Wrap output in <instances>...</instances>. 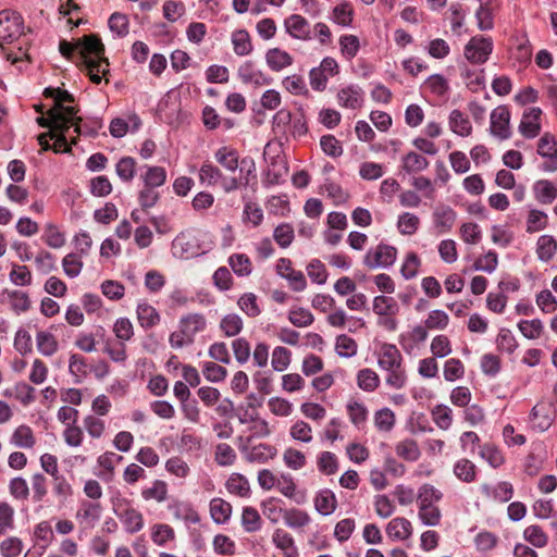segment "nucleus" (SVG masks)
Returning a JSON list of instances; mask_svg holds the SVG:
<instances>
[{
    "label": "nucleus",
    "mask_w": 557,
    "mask_h": 557,
    "mask_svg": "<svg viewBox=\"0 0 557 557\" xmlns=\"http://www.w3.org/2000/svg\"><path fill=\"white\" fill-rule=\"evenodd\" d=\"M79 55L85 65L90 81L101 83V75L109 73V61L104 57V46L97 35H87L78 39Z\"/></svg>",
    "instance_id": "nucleus-1"
},
{
    "label": "nucleus",
    "mask_w": 557,
    "mask_h": 557,
    "mask_svg": "<svg viewBox=\"0 0 557 557\" xmlns=\"http://www.w3.org/2000/svg\"><path fill=\"white\" fill-rule=\"evenodd\" d=\"M23 34V18L16 12H0V48L8 61L17 65L18 70H23V64L29 61V55L21 46L17 51H5L4 45L11 44L14 39L20 38Z\"/></svg>",
    "instance_id": "nucleus-2"
},
{
    "label": "nucleus",
    "mask_w": 557,
    "mask_h": 557,
    "mask_svg": "<svg viewBox=\"0 0 557 557\" xmlns=\"http://www.w3.org/2000/svg\"><path fill=\"white\" fill-rule=\"evenodd\" d=\"M442 498L443 493L432 484L424 483L418 488V518L423 525H440L442 520V511L437 504L442 500Z\"/></svg>",
    "instance_id": "nucleus-3"
},
{
    "label": "nucleus",
    "mask_w": 557,
    "mask_h": 557,
    "mask_svg": "<svg viewBox=\"0 0 557 557\" xmlns=\"http://www.w3.org/2000/svg\"><path fill=\"white\" fill-rule=\"evenodd\" d=\"M377 363L382 370L387 372L385 382L388 386L400 389L406 385L407 374L403 366V356L395 345H382Z\"/></svg>",
    "instance_id": "nucleus-4"
},
{
    "label": "nucleus",
    "mask_w": 557,
    "mask_h": 557,
    "mask_svg": "<svg viewBox=\"0 0 557 557\" xmlns=\"http://www.w3.org/2000/svg\"><path fill=\"white\" fill-rule=\"evenodd\" d=\"M112 509L127 533L134 534L144 528L143 513L127 498L114 497L112 499Z\"/></svg>",
    "instance_id": "nucleus-5"
},
{
    "label": "nucleus",
    "mask_w": 557,
    "mask_h": 557,
    "mask_svg": "<svg viewBox=\"0 0 557 557\" xmlns=\"http://www.w3.org/2000/svg\"><path fill=\"white\" fill-rule=\"evenodd\" d=\"M78 420H71L65 423L63 431V438L71 447L81 446L84 438V429L87 430L91 437H100L104 431L102 420H82L83 425H79Z\"/></svg>",
    "instance_id": "nucleus-6"
},
{
    "label": "nucleus",
    "mask_w": 557,
    "mask_h": 557,
    "mask_svg": "<svg viewBox=\"0 0 557 557\" xmlns=\"http://www.w3.org/2000/svg\"><path fill=\"white\" fill-rule=\"evenodd\" d=\"M338 74V63L334 58H324L320 66L313 67L309 73L310 86L313 90L323 91L330 77Z\"/></svg>",
    "instance_id": "nucleus-7"
},
{
    "label": "nucleus",
    "mask_w": 557,
    "mask_h": 557,
    "mask_svg": "<svg viewBox=\"0 0 557 557\" xmlns=\"http://www.w3.org/2000/svg\"><path fill=\"white\" fill-rule=\"evenodd\" d=\"M397 257V249L394 246L380 244L368 250L363 262L370 269L387 268L394 264Z\"/></svg>",
    "instance_id": "nucleus-8"
},
{
    "label": "nucleus",
    "mask_w": 557,
    "mask_h": 557,
    "mask_svg": "<svg viewBox=\"0 0 557 557\" xmlns=\"http://www.w3.org/2000/svg\"><path fill=\"white\" fill-rule=\"evenodd\" d=\"M493 41L491 38L473 37L465 48V57L472 63H485L492 53Z\"/></svg>",
    "instance_id": "nucleus-9"
},
{
    "label": "nucleus",
    "mask_w": 557,
    "mask_h": 557,
    "mask_svg": "<svg viewBox=\"0 0 557 557\" xmlns=\"http://www.w3.org/2000/svg\"><path fill=\"white\" fill-rule=\"evenodd\" d=\"M491 134L500 140L511 136L510 112L508 107L498 106L491 113Z\"/></svg>",
    "instance_id": "nucleus-10"
},
{
    "label": "nucleus",
    "mask_w": 557,
    "mask_h": 557,
    "mask_svg": "<svg viewBox=\"0 0 557 557\" xmlns=\"http://www.w3.org/2000/svg\"><path fill=\"white\" fill-rule=\"evenodd\" d=\"M537 153L546 159L542 165L545 172L557 171V141L553 135L545 133L540 138Z\"/></svg>",
    "instance_id": "nucleus-11"
},
{
    "label": "nucleus",
    "mask_w": 557,
    "mask_h": 557,
    "mask_svg": "<svg viewBox=\"0 0 557 557\" xmlns=\"http://www.w3.org/2000/svg\"><path fill=\"white\" fill-rule=\"evenodd\" d=\"M276 272L280 276L286 278L289 286L295 292H302L307 287V281L301 271L292 267V261L287 258H281L276 264Z\"/></svg>",
    "instance_id": "nucleus-12"
},
{
    "label": "nucleus",
    "mask_w": 557,
    "mask_h": 557,
    "mask_svg": "<svg viewBox=\"0 0 557 557\" xmlns=\"http://www.w3.org/2000/svg\"><path fill=\"white\" fill-rule=\"evenodd\" d=\"M542 110L540 108H531L529 111L523 113L519 125V132L525 138H534L541 132L540 117Z\"/></svg>",
    "instance_id": "nucleus-13"
},
{
    "label": "nucleus",
    "mask_w": 557,
    "mask_h": 557,
    "mask_svg": "<svg viewBox=\"0 0 557 557\" xmlns=\"http://www.w3.org/2000/svg\"><path fill=\"white\" fill-rule=\"evenodd\" d=\"M239 424L243 426L238 436L240 441L250 442L257 437H264L270 433L265 420H239Z\"/></svg>",
    "instance_id": "nucleus-14"
},
{
    "label": "nucleus",
    "mask_w": 557,
    "mask_h": 557,
    "mask_svg": "<svg viewBox=\"0 0 557 557\" xmlns=\"http://www.w3.org/2000/svg\"><path fill=\"white\" fill-rule=\"evenodd\" d=\"M286 32L294 38L301 40L311 39L310 24L299 14H293L284 22Z\"/></svg>",
    "instance_id": "nucleus-15"
},
{
    "label": "nucleus",
    "mask_w": 557,
    "mask_h": 557,
    "mask_svg": "<svg viewBox=\"0 0 557 557\" xmlns=\"http://www.w3.org/2000/svg\"><path fill=\"white\" fill-rule=\"evenodd\" d=\"M53 539V530L48 521L37 523L33 531V549H39V554H44Z\"/></svg>",
    "instance_id": "nucleus-16"
},
{
    "label": "nucleus",
    "mask_w": 557,
    "mask_h": 557,
    "mask_svg": "<svg viewBox=\"0 0 557 557\" xmlns=\"http://www.w3.org/2000/svg\"><path fill=\"white\" fill-rule=\"evenodd\" d=\"M385 531L391 540L405 541L412 535V524L406 518L396 517L387 523Z\"/></svg>",
    "instance_id": "nucleus-17"
},
{
    "label": "nucleus",
    "mask_w": 557,
    "mask_h": 557,
    "mask_svg": "<svg viewBox=\"0 0 557 557\" xmlns=\"http://www.w3.org/2000/svg\"><path fill=\"white\" fill-rule=\"evenodd\" d=\"M206 319L201 313H189L181 318L180 327L189 342H194L197 333L206 329Z\"/></svg>",
    "instance_id": "nucleus-18"
},
{
    "label": "nucleus",
    "mask_w": 557,
    "mask_h": 557,
    "mask_svg": "<svg viewBox=\"0 0 557 557\" xmlns=\"http://www.w3.org/2000/svg\"><path fill=\"white\" fill-rule=\"evenodd\" d=\"M337 101L342 107L359 109L363 102V92L359 86L350 85L337 92Z\"/></svg>",
    "instance_id": "nucleus-19"
},
{
    "label": "nucleus",
    "mask_w": 557,
    "mask_h": 557,
    "mask_svg": "<svg viewBox=\"0 0 557 557\" xmlns=\"http://www.w3.org/2000/svg\"><path fill=\"white\" fill-rule=\"evenodd\" d=\"M433 220L440 233H447L455 224L456 212L449 206L440 205L433 213Z\"/></svg>",
    "instance_id": "nucleus-20"
},
{
    "label": "nucleus",
    "mask_w": 557,
    "mask_h": 557,
    "mask_svg": "<svg viewBox=\"0 0 557 557\" xmlns=\"http://www.w3.org/2000/svg\"><path fill=\"white\" fill-rule=\"evenodd\" d=\"M272 541L275 547L282 550L284 557H298V548L288 532L276 529L273 533Z\"/></svg>",
    "instance_id": "nucleus-21"
},
{
    "label": "nucleus",
    "mask_w": 557,
    "mask_h": 557,
    "mask_svg": "<svg viewBox=\"0 0 557 557\" xmlns=\"http://www.w3.org/2000/svg\"><path fill=\"white\" fill-rule=\"evenodd\" d=\"M448 124L450 131L458 136L468 137L472 133V125L469 117L458 109L450 112Z\"/></svg>",
    "instance_id": "nucleus-22"
},
{
    "label": "nucleus",
    "mask_w": 557,
    "mask_h": 557,
    "mask_svg": "<svg viewBox=\"0 0 557 557\" xmlns=\"http://www.w3.org/2000/svg\"><path fill=\"white\" fill-rule=\"evenodd\" d=\"M287 173L288 166L284 157H273L265 173L264 183L269 185L278 184L280 181L287 175Z\"/></svg>",
    "instance_id": "nucleus-23"
},
{
    "label": "nucleus",
    "mask_w": 557,
    "mask_h": 557,
    "mask_svg": "<svg viewBox=\"0 0 557 557\" xmlns=\"http://www.w3.org/2000/svg\"><path fill=\"white\" fill-rule=\"evenodd\" d=\"M265 61L268 66L274 72H280L293 64L292 55L278 48L269 49L265 53Z\"/></svg>",
    "instance_id": "nucleus-24"
},
{
    "label": "nucleus",
    "mask_w": 557,
    "mask_h": 557,
    "mask_svg": "<svg viewBox=\"0 0 557 557\" xmlns=\"http://www.w3.org/2000/svg\"><path fill=\"white\" fill-rule=\"evenodd\" d=\"M101 513V506L97 503L84 502L76 512V519L79 523L87 527H94L99 520Z\"/></svg>",
    "instance_id": "nucleus-25"
},
{
    "label": "nucleus",
    "mask_w": 557,
    "mask_h": 557,
    "mask_svg": "<svg viewBox=\"0 0 557 557\" xmlns=\"http://www.w3.org/2000/svg\"><path fill=\"white\" fill-rule=\"evenodd\" d=\"M238 77L244 84L262 85L267 84L263 73L255 67L253 62L247 61L238 67Z\"/></svg>",
    "instance_id": "nucleus-26"
},
{
    "label": "nucleus",
    "mask_w": 557,
    "mask_h": 557,
    "mask_svg": "<svg viewBox=\"0 0 557 557\" xmlns=\"http://www.w3.org/2000/svg\"><path fill=\"white\" fill-rule=\"evenodd\" d=\"M136 313L140 326L145 329L153 327L160 322V315L158 311L148 302H139Z\"/></svg>",
    "instance_id": "nucleus-27"
},
{
    "label": "nucleus",
    "mask_w": 557,
    "mask_h": 557,
    "mask_svg": "<svg viewBox=\"0 0 557 557\" xmlns=\"http://www.w3.org/2000/svg\"><path fill=\"white\" fill-rule=\"evenodd\" d=\"M276 455V449L267 444H259L246 450V459L249 462L265 463L273 459Z\"/></svg>",
    "instance_id": "nucleus-28"
},
{
    "label": "nucleus",
    "mask_w": 557,
    "mask_h": 557,
    "mask_svg": "<svg viewBox=\"0 0 557 557\" xmlns=\"http://www.w3.org/2000/svg\"><path fill=\"white\" fill-rule=\"evenodd\" d=\"M214 158L227 171L235 172L238 168V152L231 147L224 146L219 148L214 153Z\"/></svg>",
    "instance_id": "nucleus-29"
},
{
    "label": "nucleus",
    "mask_w": 557,
    "mask_h": 557,
    "mask_svg": "<svg viewBox=\"0 0 557 557\" xmlns=\"http://www.w3.org/2000/svg\"><path fill=\"white\" fill-rule=\"evenodd\" d=\"M535 198L541 203H552L557 198V187L547 180H540L533 186Z\"/></svg>",
    "instance_id": "nucleus-30"
},
{
    "label": "nucleus",
    "mask_w": 557,
    "mask_h": 557,
    "mask_svg": "<svg viewBox=\"0 0 557 557\" xmlns=\"http://www.w3.org/2000/svg\"><path fill=\"white\" fill-rule=\"evenodd\" d=\"M314 507L322 516H329L336 508V498L332 491H320L314 498Z\"/></svg>",
    "instance_id": "nucleus-31"
},
{
    "label": "nucleus",
    "mask_w": 557,
    "mask_h": 557,
    "mask_svg": "<svg viewBox=\"0 0 557 557\" xmlns=\"http://www.w3.org/2000/svg\"><path fill=\"white\" fill-rule=\"evenodd\" d=\"M232 513V506L222 498H213L210 502V515L218 524L225 523Z\"/></svg>",
    "instance_id": "nucleus-32"
},
{
    "label": "nucleus",
    "mask_w": 557,
    "mask_h": 557,
    "mask_svg": "<svg viewBox=\"0 0 557 557\" xmlns=\"http://www.w3.org/2000/svg\"><path fill=\"white\" fill-rule=\"evenodd\" d=\"M480 8L476 11V20L478 26L481 30H490L494 26L493 20V11L494 7L492 4L493 0H479Z\"/></svg>",
    "instance_id": "nucleus-33"
},
{
    "label": "nucleus",
    "mask_w": 557,
    "mask_h": 557,
    "mask_svg": "<svg viewBox=\"0 0 557 557\" xmlns=\"http://www.w3.org/2000/svg\"><path fill=\"white\" fill-rule=\"evenodd\" d=\"M557 251V242L550 235H542L537 239L536 253L540 260L547 262L553 259Z\"/></svg>",
    "instance_id": "nucleus-34"
},
{
    "label": "nucleus",
    "mask_w": 557,
    "mask_h": 557,
    "mask_svg": "<svg viewBox=\"0 0 557 557\" xmlns=\"http://www.w3.org/2000/svg\"><path fill=\"white\" fill-rule=\"evenodd\" d=\"M34 387L25 382H21L11 388H7L4 395L21 401L23 405H28L34 400Z\"/></svg>",
    "instance_id": "nucleus-35"
},
{
    "label": "nucleus",
    "mask_w": 557,
    "mask_h": 557,
    "mask_svg": "<svg viewBox=\"0 0 557 557\" xmlns=\"http://www.w3.org/2000/svg\"><path fill=\"white\" fill-rule=\"evenodd\" d=\"M15 529V509L7 502H0V536Z\"/></svg>",
    "instance_id": "nucleus-36"
},
{
    "label": "nucleus",
    "mask_w": 557,
    "mask_h": 557,
    "mask_svg": "<svg viewBox=\"0 0 557 557\" xmlns=\"http://www.w3.org/2000/svg\"><path fill=\"white\" fill-rule=\"evenodd\" d=\"M141 497L145 500L163 503L168 498V484L162 480H154L151 486L141 491Z\"/></svg>",
    "instance_id": "nucleus-37"
},
{
    "label": "nucleus",
    "mask_w": 557,
    "mask_h": 557,
    "mask_svg": "<svg viewBox=\"0 0 557 557\" xmlns=\"http://www.w3.org/2000/svg\"><path fill=\"white\" fill-rule=\"evenodd\" d=\"M11 443L20 448H32L35 445L36 440L32 429L22 424L13 432Z\"/></svg>",
    "instance_id": "nucleus-38"
},
{
    "label": "nucleus",
    "mask_w": 557,
    "mask_h": 557,
    "mask_svg": "<svg viewBox=\"0 0 557 557\" xmlns=\"http://www.w3.org/2000/svg\"><path fill=\"white\" fill-rule=\"evenodd\" d=\"M37 349L44 356H52L58 350V341L55 336L46 331H39L36 334Z\"/></svg>",
    "instance_id": "nucleus-39"
},
{
    "label": "nucleus",
    "mask_w": 557,
    "mask_h": 557,
    "mask_svg": "<svg viewBox=\"0 0 557 557\" xmlns=\"http://www.w3.org/2000/svg\"><path fill=\"white\" fill-rule=\"evenodd\" d=\"M232 44L237 55L244 57L252 51L250 36L245 29H238L232 34Z\"/></svg>",
    "instance_id": "nucleus-40"
},
{
    "label": "nucleus",
    "mask_w": 557,
    "mask_h": 557,
    "mask_svg": "<svg viewBox=\"0 0 557 557\" xmlns=\"http://www.w3.org/2000/svg\"><path fill=\"white\" fill-rule=\"evenodd\" d=\"M228 264L238 276H248L252 272V263L245 253H233L228 258Z\"/></svg>",
    "instance_id": "nucleus-41"
},
{
    "label": "nucleus",
    "mask_w": 557,
    "mask_h": 557,
    "mask_svg": "<svg viewBox=\"0 0 557 557\" xmlns=\"http://www.w3.org/2000/svg\"><path fill=\"white\" fill-rule=\"evenodd\" d=\"M454 474L462 482L470 483L476 478L475 465L466 459H459L454 466Z\"/></svg>",
    "instance_id": "nucleus-42"
},
{
    "label": "nucleus",
    "mask_w": 557,
    "mask_h": 557,
    "mask_svg": "<svg viewBox=\"0 0 557 557\" xmlns=\"http://www.w3.org/2000/svg\"><path fill=\"white\" fill-rule=\"evenodd\" d=\"M243 327V319L237 313H228L220 322V329L227 337L236 336L242 332Z\"/></svg>",
    "instance_id": "nucleus-43"
},
{
    "label": "nucleus",
    "mask_w": 557,
    "mask_h": 557,
    "mask_svg": "<svg viewBox=\"0 0 557 557\" xmlns=\"http://www.w3.org/2000/svg\"><path fill=\"white\" fill-rule=\"evenodd\" d=\"M523 539L536 548H543L548 543V536L540 525H529L523 531Z\"/></svg>",
    "instance_id": "nucleus-44"
},
{
    "label": "nucleus",
    "mask_w": 557,
    "mask_h": 557,
    "mask_svg": "<svg viewBox=\"0 0 557 557\" xmlns=\"http://www.w3.org/2000/svg\"><path fill=\"white\" fill-rule=\"evenodd\" d=\"M283 520L288 528L298 529L309 524L310 517L304 510L292 508L283 512Z\"/></svg>",
    "instance_id": "nucleus-45"
},
{
    "label": "nucleus",
    "mask_w": 557,
    "mask_h": 557,
    "mask_svg": "<svg viewBox=\"0 0 557 557\" xmlns=\"http://www.w3.org/2000/svg\"><path fill=\"white\" fill-rule=\"evenodd\" d=\"M174 539V529L169 524L158 523L151 528V540L158 546H164Z\"/></svg>",
    "instance_id": "nucleus-46"
},
{
    "label": "nucleus",
    "mask_w": 557,
    "mask_h": 557,
    "mask_svg": "<svg viewBox=\"0 0 557 557\" xmlns=\"http://www.w3.org/2000/svg\"><path fill=\"white\" fill-rule=\"evenodd\" d=\"M224 178L222 171L212 163L205 162L199 170V180L201 184L212 186Z\"/></svg>",
    "instance_id": "nucleus-47"
},
{
    "label": "nucleus",
    "mask_w": 557,
    "mask_h": 557,
    "mask_svg": "<svg viewBox=\"0 0 557 557\" xmlns=\"http://www.w3.org/2000/svg\"><path fill=\"white\" fill-rule=\"evenodd\" d=\"M429 161L423 156L410 151L403 158V168L408 173H417L429 166Z\"/></svg>",
    "instance_id": "nucleus-48"
},
{
    "label": "nucleus",
    "mask_w": 557,
    "mask_h": 557,
    "mask_svg": "<svg viewBox=\"0 0 557 557\" xmlns=\"http://www.w3.org/2000/svg\"><path fill=\"white\" fill-rule=\"evenodd\" d=\"M357 383L361 389L366 392H373L380 384V377L372 369L364 368L358 372Z\"/></svg>",
    "instance_id": "nucleus-49"
},
{
    "label": "nucleus",
    "mask_w": 557,
    "mask_h": 557,
    "mask_svg": "<svg viewBox=\"0 0 557 557\" xmlns=\"http://www.w3.org/2000/svg\"><path fill=\"white\" fill-rule=\"evenodd\" d=\"M141 177L144 186L157 188L165 183L166 172L162 166H147V171Z\"/></svg>",
    "instance_id": "nucleus-50"
},
{
    "label": "nucleus",
    "mask_w": 557,
    "mask_h": 557,
    "mask_svg": "<svg viewBox=\"0 0 557 557\" xmlns=\"http://www.w3.org/2000/svg\"><path fill=\"white\" fill-rule=\"evenodd\" d=\"M237 305L239 309L248 317L256 318L261 313V309L258 305L257 296L253 293H245L243 294L238 300Z\"/></svg>",
    "instance_id": "nucleus-51"
},
{
    "label": "nucleus",
    "mask_w": 557,
    "mask_h": 557,
    "mask_svg": "<svg viewBox=\"0 0 557 557\" xmlns=\"http://www.w3.org/2000/svg\"><path fill=\"white\" fill-rule=\"evenodd\" d=\"M242 525L248 533L256 532L261 528V517L253 507H245L242 512Z\"/></svg>",
    "instance_id": "nucleus-52"
},
{
    "label": "nucleus",
    "mask_w": 557,
    "mask_h": 557,
    "mask_svg": "<svg viewBox=\"0 0 557 557\" xmlns=\"http://www.w3.org/2000/svg\"><path fill=\"white\" fill-rule=\"evenodd\" d=\"M395 450L400 458L411 462L417 461L421 455L417 443L410 440L399 442Z\"/></svg>",
    "instance_id": "nucleus-53"
},
{
    "label": "nucleus",
    "mask_w": 557,
    "mask_h": 557,
    "mask_svg": "<svg viewBox=\"0 0 557 557\" xmlns=\"http://www.w3.org/2000/svg\"><path fill=\"white\" fill-rule=\"evenodd\" d=\"M213 550L220 556H233L236 552L235 542L227 535L218 534L212 542Z\"/></svg>",
    "instance_id": "nucleus-54"
},
{
    "label": "nucleus",
    "mask_w": 557,
    "mask_h": 557,
    "mask_svg": "<svg viewBox=\"0 0 557 557\" xmlns=\"http://www.w3.org/2000/svg\"><path fill=\"white\" fill-rule=\"evenodd\" d=\"M420 225L419 218L410 212H404L398 216L397 227L400 234L403 235H412L414 234Z\"/></svg>",
    "instance_id": "nucleus-55"
},
{
    "label": "nucleus",
    "mask_w": 557,
    "mask_h": 557,
    "mask_svg": "<svg viewBox=\"0 0 557 557\" xmlns=\"http://www.w3.org/2000/svg\"><path fill=\"white\" fill-rule=\"evenodd\" d=\"M335 349L341 357L350 358L357 354L358 344L354 338L342 334L336 337Z\"/></svg>",
    "instance_id": "nucleus-56"
},
{
    "label": "nucleus",
    "mask_w": 557,
    "mask_h": 557,
    "mask_svg": "<svg viewBox=\"0 0 557 557\" xmlns=\"http://www.w3.org/2000/svg\"><path fill=\"white\" fill-rule=\"evenodd\" d=\"M226 488L230 493L236 494L240 497L249 495L250 487L247 479L242 474H233L226 481Z\"/></svg>",
    "instance_id": "nucleus-57"
},
{
    "label": "nucleus",
    "mask_w": 557,
    "mask_h": 557,
    "mask_svg": "<svg viewBox=\"0 0 557 557\" xmlns=\"http://www.w3.org/2000/svg\"><path fill=\"white\" fill-rule=\"evenodd\" d=\"M23 547V541L20 537L8 536L0 542V555L2 557H18Z\"/></svg>",
    "instance_id": "nucleus-58"
},
{
    "label": "nucleus",
    "mask_w": 557,
    "mask_h": 557,
    "mask_svg": "<svg viewBox=\"0 0 557 557\" xmlns=\"http://www.w3.org/2000/svg\"><path fill=\"white\" fill-rule=\"evenodd\" d=\"M289 322L297 327H307L313 323V314L305 308H293L288 312Z\"/></svg>",
    "instance_id": "nucleus-59"
},
{
    "label": "nucleus",
    "mask_w": 557,
    "mask_h": 557,
    "mask_svg": "<svg viewBox=\"0 0 557 557\" xmlns=\"http://www.w3.org/2000/svg\"><path fill=\"white\" fill-rule=\"evenodd\" d=\"M480 456L493 468H499L505 462L502 451L491 444H485L481 447Z\"/></svg>",
    "instance_id": "nucleus-60"
},
{
    "label": "nucleus",
    "mask_w": 557,
    "mask_h": 557,
    "mask_svg": "<svg viewBox=\"0 0 557 557\" xmlns=\"http://www.w3.org/2000/svg\"><path fill=\"white\" fill-rule=\"evenodd\" d=\"M397 309V302L392 297L376 296L373 299V311L379 315L395 314Z\"/></svg>",
    "instance_id": "nucleus-61"
},
{
    "label": "nucleus",
    "mask_w": 557,
    "mask_h": 557,
    "mask_svg": "<svg viewBox=\"0 0 557 557\" xmlns=\"http://www.w3.org/2000/svg\"><path fill=\"white\" fill-rule=\"evenodd\" d=\"M117 176L124 182H131L136 172V161L132 157H123L115 165Z\"/></svg>",
    "instance_id": "nucleus-62"
},
{
    "label": "nucleus",
    "mask_w": 557,
    "mask_h": 557,
    "mask_svg": "<svg viewBox=\"0 0 557 557\" xmlns=\"http://www.w3.org/2000/svg\"><path fill=\"white\" fill-rule=\"evenodd\" d=\"M52 491L61 502H65L73 495L72 485L65 476L60 473L52 476Z\"/></svg>",
    "instance_id": "nucleus-63"
},
{
    "label": "nucleus",
    "mask_w": 557,
    "mask_h": 557,
    "mask_svg": "<svg viewBox=\"0 0 557 557\" xmlns=\"http://www.w3.org/2000/svg\"><path fill=\"white\" fill-rule=\"evenodd\" d=\"M424 87L428 88L433 95L438 97L445 96L449 89L447 79L441 74L431 75L424 82Z\"/></svg>",
    "instance_id": "nucleus-64"
}]
</instances>
